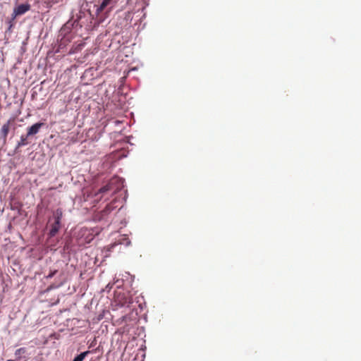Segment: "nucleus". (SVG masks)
<instances>
[{"label": "nucleus", "mask_w": 361, "mask_h": 361, "mask_svg": "<svg viewBox=\"0 0 361 361\" xmlns=\"http://www.w3.org/2000/svg\"><path fill=\"white\" fill-rule=\"evenodd\" d=\"M123 180L118 178V177H114L110 180V181L104 186L102 187L99 190L98 193H106L109 191L114 190L115 192L116 191L118 190L123 185Z\"/></svg>", "instance_id": "obj_1"}, {"label": "nucleus", "mask_w": 361, "mask_h": 361, "mask_svg": "<svg viewBox=\"0 0 361 361\" xmlns=\"http://www.w3.org/2000/svg\"><path fill=\"white\" fill-rule=\"evenodd\" d=\"M30 9V5L29 4H23L18 5L13 9L12 13V20H14L17 16L23 15Z\"/></svg>", "instance_id": "obj_2"}, {"label": "nucleus", "mask_w": 361, "mask_h": 361, "mask_svg": "<svg viewBox=\"0 0 361 361\" xmlns=\"http://www.w3.org/2000/svg\"><path fill=\"white\" fill-rule=\"evenodd\" d=\"M44 125L42 123H36L30 128H27V136H32L36 135L39 131L41 127Z\"/></svg>", "instance_id": "obj_3"}, {"label": "nucleus", "mask_w": 361, "mask_h": 361, "mask_svg": "<svg viewBox=\"0 0 361 361\" xmlns=\"http://www.w3.org/2000/svg\"><path fill=\"white\" fill-rule=\"evenodd\" d=\"M11 121H8L6 123L4 124L0 130V135L4 140H6L9 129H10Z\"/></svg>", "instance_id": "obj_4"}, {"label": "nucleus", "mask_w": 361, "mask_h": 361, "mask_svg": "<svg viewBox=\"0 0 361 361\" xmlns=\"http://www.w3.org/2000/svg\"><path fill=\"white\" fill-rule=\"evenodd\" d=\"M61 228V222L59 221H54L51 225V229L49 231V235L51 237H54L56 235V234L59 232V229Z\"/></svg>", "instance_id": "obj_5"}, {"label": "nucleus", "mask_w": 361, "mask_h": 361, "mask_svg": "<svg viewBox=\"0 0 361 361\" xmlns=\"http://www.w3.org/2000/svg\"><path fill=\"white\" fill-rule=\"evenodd\" d=\"M63 210L61 208H58L56 209L53 213V217L54 219V221H59L61 222V220L63 217Z\"/></svg>", "instance_id": "obj_6"}, {"label": "nucleus", "mask_w": 361, "mask_h": 361, "mask_svg": "<svg viewBox=\"0 0 361 361\" xmlns=\"http://www.w3.org/2000/svg\"><path fill=\"white\" fill-rule=\"evenodd\" d=\"M28 137L29 136H27V134H26V135H21L20 140L17 145V147H20L22 146H25V145H27L28 142H27V139Z\"/></svg>", "instance_id": "obj_7"}, {"label": "nucleus", "mask_w": 361, "mask_h": 361, "mask_svg": "<svg viewBox=\"0 0 361 361\" xmlns=\"http://www.w3.org/2000/svg\"><path fill=\"white\" fill-rule=\"evenodd\" d=\"M27 353V350L25 348H20L16 350L15 355L18 359H20L21 355L25 354Z\"/></svg>", "instance_id": "obj_8"}, {"label": "nucleus", "mask_w": 361, "mask_h": 361, "mask_svg": "<svg viewBox=\"0 0 361 361\" xmlns=\"http://www.w3.org/2000/svg\"><path fill=\"white\" fill-rule=\"evenodd\" d=\"M90 353V351H85L81 353L80 355H77L73 361H82L85 357Z\"/></svg>", "instance_id": "obj_9"}, {"label": "nucleus", "mask_w": 361, "mask_h": 361, "mask_svg": "<svg viewBox=\"0 0 361 361\" xmlns=\"http://www.w3.org/2000/svg\"><path fill=\"white\" fill-rule=\"evenodd\" d=\"M111 0H103L99 7L97 8L98 11H102L108 5H109Z\"/></svg>", "instance_id": "obj_10"}, {"label": "nucleus", "mask_w": 361, "mask_h": 361, "mask_svg": "<svg viewBox=\"0 0 361 361\" xmlns=\"http://www.w3.org/2000/svg\"><path fill=\"white\" fill-rule=\"evenodd\" d=\"M57 271L56 270H54L53 271H51L50 274L47 276V279H51L56 274Z\"/></svg>", "instance_id": "obj_11"}, {"label": "nucleus", "mask_w": 361, "mask_h": 361, "mask_svg": "<svg viewBox=\"0 0 361 361\" xmlns=\"http://www.w3.org/2000/svg\"><path fill=\"white\" fill-rule=\"evenodd\" d=\"M126 303H127L126 299H125V301L119 300V304L121 305V306H124Z\"/></svg>", "instance_id": "obj_12"}, {"label": "nucleus", "mask_w": 361, "mask_h": 361, "mask_svg": "<svg viewBox=\"0 0 361 361\" xmlns=\"http://www.w3.org/2000/svg\"><path fill=\"white\" fill-rule=\"evenodd\" d=\"M13 25L11 23L10 24V26H9V29H11Z\"/></svg>", "instance_id": "obj_13"}]
</instances>
